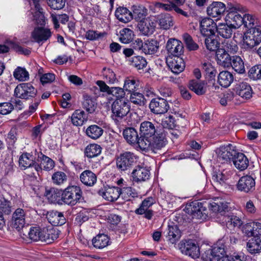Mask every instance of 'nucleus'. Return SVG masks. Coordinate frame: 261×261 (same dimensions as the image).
Instances as JSON below:
<instances>
[{"label":"nucleus","mask_w":261,"mask_h":261,"mask_svg":"<svg viewBox=\"0 0 261 261\" xmlns=\"http://www.w3.org/2000/svg\"><path fill=\"white\" fill-rule=\"evenodd\" d=\"M226 9L225 4L220 2H214L207 8V15L218 19L223 15Z\"/></svg>","instance_id":"obj_20"},{"label":"nucleus","mask_w":261,"mask_h":261,"mask_svg":"<svg viewBox=\"0 0 261 261\" xmlns=\"http://www.w3.org/2000/svg\"><path fill=\"white\" fill-rule=\"evenodd\" d=\"M140 142L139 146L142 143L151 139V137L156 133V128L155 124L150 121H144L140 124Z\"/></svg>","instance_id":"obj_10"},{"label":"nucleus","mask_w":261,"mask_h":261,"mask_svg":"<svg viewBox=\"0 0 261 261\" xmlns=\"http://www.w3.org/2000/svg\"><path fill=\"white\" fill-rule=\"evenodd\" d=\"M230 66L238 73H243L245 72L244 62L241 58L238 56H232Z\"/></svg>","instance_id":"obj_52"},{"label":"nucleus","mask_w":261,"mask_h":261,"mask_svg":"<svg viewBox=\"0 0 261 261\" xmlns=\"http://www.w3.org/2000/svg\"><path fill=\"white\" fill-rule=\"evenodd\" d=\"M255 185L254 179L250 175H245L239 179L237 184V188L240 191L247 193L254 190Z\"/></svg>","instance_id":"obj_15"},{"label":"nucleus","mask_w":261,"mask_h":261,"mask_svg":"<svg viewBox=\"0 0 261 261\" xmlns=\"http://www.w3.org/2000/svg\"><path fill=\"white\" fill-rule=\"evenodd\" d=\"M103 133V129L95 124L90 125L86 130L87 136L94 140H96L101 137Z\"/></svg>","instance_id":"obj_46"},{"label":"nucleus","mask_w":261,"mask_h":261,"mask_svg":"<svg viewBox=\"0 0 261 261\" xmlns=\"http://www.w3.org/2000/svg\"><path fill=\"white\" fill-rule=\"evenodd\" d=\"M204 40L205 45L207 49L211 51H217L219 45L218 41L212 36H206Z\"/></svg>","instance_id":"obj_59"},{"label":"nucleus","mask_w":261,"mask_h":261,"mask_svg":"<svg viewBox=\"0 0 261 261\" xmlns=\"http://www.w3.org/2000/svg\"><path fill=\"white\" fill-rule=\"evenodd\" d=\"M25 224V212L20 208H17L13 213L12 225L13 228L19 231Z\"/></svg>","instance_id":"obj_18"},{"label":"nucleus","mask_w":261,"mask_h":261,"mask_svg":"<svg viewBox=\"0 0 261 261\" xmlns=\"http://www.w3.org/2000/svg\"><path fill=\"white\" fill-rule=\"evenodd\" d=\"M217 27L216 23L213 19L204 18L200 21V32L204 36H212L216 32Z\"/></svg>","instance_id":"obj_16"},{"label":"nucleus","mask_w":261,"mask_h":261,"mask_svg":"<svg viewBox=\"0 0 261 261\" xmlns=\"http://www.w3.org/2000/svg\"><path fill=\"white\" fill-rule=\"evenodd\" d=\"M209 208L213 212L222 213L228 211V203L217 199L210 203Z\"/></svg>","instance_id":"obj_43"},{"label":"nucleus","mask_w":261,"mask_h":261,"mask_svg":"<svg viewBox=\"0 0 261 261\" xmlns=\"http://www.w3.org/2000/svg\"><path fill=\"white\" fill-rule=\"evenodd\" d=\"M130 65L140 70L144 68L147 66L146 59L142 56H134L129 59Z\"/></svg>","instance_id":"obj_54"},{"label":"nucleus","mask_w":261,"mask_h":261,"mask_svg":"<svg viewBox=\"0 0 261 261\" xmlns=\"http://www.w3.org/2000/svg\"><path fill=\"white\" fill-rule=\"evenodd\" d=\"M202 69L205 73L206 79H209V83L212 82L213 86L212 88L216 89L219 88L215 85V76L217 73V70L211 63H203L202 64Z\"/></svg>","instance_id":"obj_29"},{"label":"nucleus","mask_w":261,"mask_h":261,"mask_svg":"<svg viewBox=\"0 0 261 261\" xmlns=\"http://www.w3.org/2000/svg\"><path fill=\"white\" fill-rule=\"evenodd\" d=\"M155 202V200L152 197H148L145 198L142 202L139 208L135 211L137 214L142 215L146 210L151 206Z\"/></svg>","instance_id":"obj_56"},{"label":"nucleus","mask_w":261,"mask_h":261,"mask_svg":"<svg viewBox=\"0 0 261 261\" xmlns=\"http://www.w3.org/2000/svg\"><path fill=\"white\" fill-rule=\"evenodd\" d=\"M101 149L100 146L97 144H90L85 149V155L88 158L97 156L101 153Z\"/></svg>","instance_id":"obj_49"},{"label":"nucleus","mask_w":261,"mask_h":261,"mask_svg":"<svg viewBox=\"0 0 261 261\" xmlns=\"http://www.w3.org/2000/svg\"><path fill=\"white\" fill-rule=\"evenodd\" d=\"M132 19L140 22L146 19L147 15V9L143 6L134 5L132 8Z\"/></svg>","instance_id":"obj_36"},{"label":"nucleus","mask_w":261,"mask_h":261,"mask_svg":"<svg viewBox=\"0 0 261 261\" xmlns=\"http://www.w3.org/2000/svg\"><path fill=\"white\" fill-rule=\"evenodd\" d=\"M13 76L20 81H27L29 78L28 72L25 68L20 67H17L13 73Z\"/></svg>","instance_id":"obj_63"},{"label":"nucleus","mask_w":261,"mask_h":261,"mask_svg":"<svg viewBox=\"0 0 261 261\" xmlns=\"http://www.w3.org/2000/svg\"><path fill=\"white\" fill-rule=\"evenodd\" d=\"M228 14L226 20L234 29L241 27L243 23V14L246 9L239 4L228 6Z\"/></svg>","instance_id":"obj_2"},{"label":"nucleus","mask_w":261,"mask_h":261,"mask_svg":"<svg viewBox=\"0 0 261 261\" xmlns=\"http://www.w3.org/2000/svg\"><path fill=\"white\" fill-rule=\"evenodd\" d=\"M207 83L204 81L192 80L189 83V88L198 95H204L206 92Z\"/></svg>","instance_id":"obj_32"},{"label":"nucleus","mask_w":261,"mask_h":261,"mask_svg":"<svg viewBox=\"0 0 261 261\" xmlns=\"http://www.w3.org/2000/svg\"><path fill=\"white\" fill-rule=\"evenodd\" d=\"M63 203L74 206L83 200V192L79 186H68L63 190Z\"/></svg>","instance_id":"obj_3"},{"label":"nucleus","mask_w":261,"mask_h":261,"mask_svg":"<svg viewBox=\"0 0 261 261\" xmlns=\"http://www.w3.org/2000/svg\"><path fill=\"white\" fill-rule=\"evenodd\" d=\"M123 136L126 142L132 145H138L139 147L140 137L137 130L134 127H126L123 130Z\"/></svg>","instance_id":"obj_24"},{"label":"nucleus","mask_w":261,"mask_h":261,"mask_svg":"<svg viewBox=\"0 0 261 261\" xmlns=\"http://www.w3.org/2000/svg\"><path fill=\"white\" fill-rule=\"evenodd\" d=\"M19 166L21 168H23L24 169L33 167L35 169V164H37V163L34 160L32 154L24 152L19 158Z\"/></svg>","instance_id":"obj_35"},{"label":"nucleus","mask_w":261,"mask_h":261,"mask_svg":"<svg viewBox=\"0 0 261 261\" xmlns=\"http://www.w3.org/2000/svg\"><path fill=\"white\" fill-rule=\"evenodd\" d=\"M83 108L89 113H93L97 108V103L95 99L86 94L83 95Z\"/></svg>","instance_id":"obj_45"},{"label":"nucleus","mask_w":261,"mask_h":261,"mask_svg":"<svg viewBox=\"0 0 261 261\" xmlns=\"http://www.w3.org/2000/svg\"><path fill=\"white\" fill-rule=\"evenodd\" d=\"M232 161L234 166L240 171L245 170L249 165L248 158L243 153L237 152Z\"/></svg>","instance_id":"obj_34"},{"label":"nucleus","mask_w":261,"mask_h":261,"mask_svg":"<svg viewBox=\"0 0 261 261\" xmlns=\"http://www.w3.org/2000/svg\"><path fill=\"white\" fill-rule=\"evenodd\" d=\"M178 247L182 254L193 258H198L200 256L199 246L192 240H182L178 245Z\"/></svg>","instance_id":"obj_9"},{"label":"nucleus","mask_w":261,"mask_h":261,"mask_svg":"<svg viewBox=\"0 0 261 261\" xmlns=\"http://www.w3.org/2000/svg\"><path fill=\"white\" fill-rule=\"evenodd\" d=\"M237 95L244 99H249L252 97V90L250 85L246 82L237 84L233 89Z\"/></svg>","instance_id":"obj_19"},{"label":"nucleus","mask_w":261,"mask_h":261,"mask_svg":"<svg viewBox=\"0 0 261 261\" xmlns=\"http://www.w3.org/2000/svg\"><path fill=\"white\" fill-rule=\"evenodd\" d=\"M46 196L52 203H63V190L52 188L46 191Z\"/></svg>","instance_id":"obj_30"},{"label":"nucleus","mask_w":261,"mask_h":261,"mask_svg":"<svg viewBox=\"0 0 261 261\" xmlns=\"http://www.w3.org/2000/svg\"><path fill=\"white\" fill-rule=\"evenodd\" d=\"M37 90L30 83L18 85L14 90V96L17 98L29 99L37 95Z\"/></svg>","instance_id":"obj_7"},{"label":"nucleus","mask_w":261,"mask_h":261,"mask_svg":"<svg viewBox=\"0 0 261 261\" xmlns=\"http://www.w3.org/2000/svg\"><path fill=\"white\" fill-rule=\"evenodd\" d=\"M37 161L40 163L35 164V171L37 172L41 171L42 169L50 171L55 167L54 161L50 158L40 152L38 156Z\"/></svg>","instance_id":"obj_17"},{"label":"nucleus","mask_w":261,"mask_h":261,"mask_svg":"<svg viewBox=\"0 0 261 261\" xmlns=\"http://www.w3.org/2000/svg\"><path fill=\"white\" fill-rule=\"evenodd\" d=\"M248 76L253 80H261V64L252 67L249 70Z\"/></svg>","instance_id":"obj_64"},{"label":"nucleus","mask_w":261,"mask_h":261,"mask_svg":"<svg viewBox=\"0 0 261 261\" xmlns=\"http://www.w3.org/2000/svg\"><path fill=\"white\" fill-rule=\"evenodd\" d=\"M121 195L120 197L125 201H131L138 197V193L136 190L130 187H124L120 188Z\"/></svg>","instance_id":"obj_41"},{"label":"nucleus","mask_w":261,"mask_h":261,"mask_svg":"<svg viewBox=\"0 0 261 261\" xmlns=\"http://www.w3.org/2000/svg\"><path fill=\"white\" fill-rule=\"evenodd\" d=\"M167 237L168 240L172 244L175 243L180 238V232L177 225H169Z\"/></svg>","instance_id":"obj_51"},{"label":"nucleus","mask_w":261,"mask_h":261,"mask_svg":"<svg viewBox=\"0 0 261 261\" xmlns=\"http://www.w3.org/2000/svg\"><path fill=\"white\" fill-rule=\"evenodd\" d=\"M46 218L48 222L54 226H61L66 223L63 213L57 211H50L47 213Z\"/></svg>","instance_id":"obj_23"},{"label":"nucleus","mask_w":261,"mask_h":261,"mask_svg":"<svg viewBox=\"0 0 261 261\" xmlns=\"http://www.w3.org/2000/svg\"><path fill=\"white\" fill-rule=\"evenodd\" d=\"M137 161V156L134 153L125 151L116 158V166L120 171H124L132 168Z\"/></svg>","instance_id":"obj_6"},{"label":"nucleus","mask_w":261,"mask_h":261,"mask_svg":"<svg viewBox=\"0 0 261 261\" xmlns=\"http://www.w3.org/2000/svg\"><path fill=\"white\" fill-rule=\"evenodd\" d=\"M166 144V140L162 134H157L151 137L145 142L142 143L139 146L140 148L142 150H150L154 153L164 147Z\"/></svg>","instance_id":"obj_5"},{"label":"nucleus","mask_w":261,"mask_h":261,"mask_svg":"<svg viewBox=\"0 0 261 261\" xmlns=\"http://www.w3.org/2000/svg\"><path fill=\"white\" fill-rule=\"evenodd\" d=\"M111 110L112 119L118 123L129 112V103L126 99H116L112 104Z\"/></svg>","instance_id":"obj_1"},{"label":"nucleus","mask_w":261,"mask_h":261,"mask_svg":"<svg viewBox=\"0 0 261 261\" xmlns=\"http://www.w3.org/2000/svg\"><path fill=\"white\" fill-rule=\"evenodd\" d=\"M71 119L74 125L81 126L87 121V116L84 111L76 110L72 114Z\"/></svg>","instance_id":"obj_42"},{"label":"nucleus","mask_w":261,"mask_h":261,"mask_svg":"<svg viewBox=\"0 0 261 261\" xmlns=\"http://www.w3.org/2000/svg\"><path fill=\"white\" fill-rule=\"evenodd\" d=\"M248 251L251 254L261 252V238L258 236L250 240L247 243Z\"/></svg>","instance_id":"obj_44"},{"label":"nucleus","mask_w":261,"mask_h":261,"mask_svg":"<svg viewBox=\"0 0 261 261\" xmlns=\"http://www.w3.org/2000/svg\"><path fill=\"white\" fill-rule=\"evenodd\" d=\"M261 42V27L252 28L247 30L243 37V47L247 49L253 48Z\"/></svg>","instance_id":"obj_4"},{"label":"nucleus","mask_w":261,"mask_h":261,"mask_svg":"<svg viewBox=\"0 0 261 261\" xmlns=\"http://www.w3.org/2000/svg\"><path fill=\"white\" fill-rule=\"evenodd\" d=\"M11 202L5 198L0 199V214L4 217L11 214Z\"/></svg>","instance_id":"obj_57"},{"label":"nucleus","mask_w":261,"mask_h":261,"mask_svg":"<svg viewBox=\"0 0 261 261\" xmlns=\"http://www.w3.org/2000/svg\"><path fill=\"white\" fill-rule=\"evenodd\" d=\"M143 52L145 54H154L159 49V43L154 39H148L144 42Z\"/></svg>","instance_id":"obj_40"},{"label":"nucleus","mask_w":261,"mask_h":261,"mask_svg":"<svg viewBox=\"0 0 261 261\" xmlns=\"http://www.w3.org/2000/svg\"><path fill=\"white\" fill-rule=\"evenodd\" d=\"M81 181L85 186L92 187L97 181V176L89 170L84 171L80 176Z\"/></svg>","instance_id":"obj_33"},{"label":"nucleus","mask_w":261,"mask_h":261,"mask_svg":"<svg viewBox=\"0 0 261 261\" xmlns=\"http://www.w3.org/2000/svg\"><path fill=\"white\" fill-rule=\"evenodd\" d=\"M166 63L171 71L176 74L181 72L185 68V62L180 56H167Z\"/></svg>","instance_id":"obj_12"},{"label":"nucleus","mask_w":261,"mask_h":261,"mask_svg":"<svg viewBox=\"0 0 261 261\" xmlns=\"http://www.w3.org/2000/svg\"><path fill=\"white\" fill-rule=\"evenodd\" d=\"M182 37L188 50L194 51L199 48V45L193 40L192 37L189 34L185 33L183 35Z\"/></svg>","instance_id":"obj_58"},{"label":"nucleus","mask_w":261,"mask_h":261,"mask_svg":"<svg viewBox=\"0 0 261 261\" xmlns=\"http://www.w3.org/2000/svg\"><path fill=\"white\" fill-rule=\"evenodd\" d=\"M211 249L213 254H215V257H216L218 259L224 256L226 252L225 245L221 242H217Z\"/></svg>","instance_id":"obj_62"},{"label":"nucleus","mask_w":261,"mask_h":261,"mask_svg":"<svg viewBox=\"0 0 261 261\" xmlns=\"http://www.w3.org/2000/svg\"><path fill=\"white\" fill-rule=\"evenodd\" d=\"M134 37L133 31L128 28H124L120 31V41L123 43L130 42Z\"/></svg>","instance_id":"obj_53"},{"label":"nucleus","mask_w":261,"mask_h":261,"mask_svg":"<svg viewBox=\"0 0 261 261\" xmlns=\"http://www.w3.org/2000/svg\"><path fill=\"white\" fill-rule=\"evenodd\" d=\"M184 211L193 219H202L206 216V207L204 206V203L198 201L187 203Z\"/></svg>","instance_id":"obj_8"},{"label":"nucleus","mask_w":261,"mask_h":261,"mask_svg":"<svg viewBox=\"0 0 261 261\" xmlns=\"http://www.w3.org/2000/svg\"><path fill=\"white\" fill-rule=\"evenodd\" d=\"M59 234L58 231L54 229L43 228L40 241L46 244H51L59 238Z\"/></svg>","instance_id":"obj_27"},{"label":"nucleus","mask_w":261,"mask_h":261,"mask_svg":"<svg viewBox=\"0 0 261 261\" xmlns=\"http://www.w3.org/2000/svg\"><path fill=\"white\" fill-rule=\"evenodd\" d=\"M98 194L106 200L112 202L116 201L120 197L121 191L118 187H108L105 188V190H99Z\"/></svg>","instance_id":"obj_22"},{"label":"nucleus","mask_w":261,"mask_h":261,"mask_svg":"<svg viewBox=\"0 0 261 261\" xmlns=\"http://www.w3.org/2000/svg\"><path fill=\"white\" fill-rule=\"evenodd\" d=\"M32 35L33 38L38 43H40L48 39L51 35V33L49 29L44 28H37L34 29Z\"/></svg>","instance_id":"obj_28"},{"label":"nucleus","mask_w":261,"mask_h":261,"mask_svg":"<svg viewBox=\"0 0 261 261\" xmlns=\"http://www.w3.org/2000/svg\"><path fill=\"white\" fill-rule=\"evenodd\" d=\"M233 26L230 24L228 25L225 23H221L217 27L216 32L218 35L224 38H229L231 37L233 32Z\"/></svg>","instance_id":"obj_47"},{"label":"nucleus","mask_w":261,"mask_h":261,"mask_svg":"<svg viewBox=\"0 0 261 261\" xmlns=\"http://www.w3.org/2000/svg\"><path fill=\"white\" fill-rule=\"evenodd\" d=\"M138 86V82L133 77H128L125 79L124 84V89L129 93L135 92L136 89Z\"/></svg>","instance_id":"obj_60"},{"label":"nucleus","mask_w":261,"mask_h":261,"mask_svg":"<svg viewBox=\"0 0 261 261\" xmlns=\"http://www.w3.org/2000/svg\"><path fill=\"white\" fill-rule=\"evenodd\" d=\"M236 154L237 151L234 149V147L231 144H229L220 148L218 151V157L220 160H222L224 162H227L231 159L233 160Z\"/></svg>","instance_id":"obj_26"},{"label":"nucleus","mask_w":261,"mask_h":261,"mask_svg":"<svg viewBox=\"0 0 261 261\" xmlns=\"http://www.w3.org/2000/svg\"><path fill=\"white\" fill-rule=\"evenodd\" d=\"M115 16L120 21L124 23L132 20V12L123 7H120L116 10Z\"/></svg>","instance_id":"obj_39"},{"label":"nucleus","mask_w":261,"mask_h":261,"mask_svg":"<svg viewBox=\"0 0 261 261\" xmlns=\"http://www.w3.org/2000/svg\"><path fill=\"white\" fill-rule=\"evenodd\" d=\"M110 239L108 236L100 234L96 236L92 240V244L94 247L102 249L109 245Z\"/></svg>","instance_id":"obj_48"},{"label":"nucleus","mask_w":261,"mask_h":261,"mask_svg":"<svg viewBox=\"0 0 261 261\" xmlns=\"http://www.w3.org/2000/svg\"><path fill=\"white\" fill-rule=\"evenodd\" d=\"M157 20L161 28L164 30H168L173 25L172 16L167 13L159 15Z\"/></svg>","instance_id":"obj_37"},{"label":"nucleus","mask_w":261,"mask_h":261,"mask_svg":"<svg viewBox=\"0 0 261 261\" xmlns=\"http://www.w3.org/2000/svg\"><path fill=\"white\" fill-rule=\"evenodd\" d=\"M130 100L134 104L139 106H143L146 103L144 96L141 93L134 92L131 93Z\"/></svg>","instance_id":"obj_61"},{"label":"nucleus","mask_w":261,"mask_h":261,"mask_svg":"<svg viewBox=\"0 0 261 261\" xmlns=\"http://www.w3.org/2000/svg\"><path fill=\"white\" fill-rule=\"evenodd\" d=\"M137 27L144 35H151L155 30V23L150 18H147L138 22Z\"/></svg>","instance_id":"obj_25"},{"label":"nucleus","mask_w":261,"mask_h":261,"mask_svg":"<svg viewBox=\"0 0 261 261\" xmlns=\"http://www.w3.org/2000/svg\"><path fill=\"white\" fill-rule=\"evenodd\" d=\"M217 61L218 64L224 67H229L231 65L232 56L225 50L217 49L216 53Z\"/></svg>","instance_id":"obj_31"},{"label":"nucleus","mask_w":261,"mask_h":261,"mask_svg":"<svg viewBox=\"0 0 261 261\" xmlns=\"http://www.w3.org/2000/svg\"><path fill=\"white\" fill-rule=\"evenodd\" d=\"M243 24L248 30L259 25L257 19L254 16L247 13H244L243 14Z\"/></svg>","instance_id":"obj_50"},{"label":"nucleus","mask_w":261,"mask_h":261,"mask_svg":"<svg viewBox=\"0 0 261 261\" xmlns=\"http://www.w3.org/2000/svg\"><path fill=\"white\" fill-rule=\"evenodd\" d=\"M150 172L146 167L138 165L132 172L133 182L140 183L144 182L149 179Z\"/></svg>","instance_id":"obj_13"},{"label":"nucleus","mask_w":261,"mask_h":261,"mask_svg":"<svg viewBox=\"0 0 261 261\" xmlns=\"http://www.w3.org/2000/svg\"><path fill=\"white\" fill-rule=\"evenodd\" d=\"M166 49L168 53V56H180L184 53L182 43L174 38L168 40L166 44Z\"/></svg>","instance_id":"obj_14"},{"label":"nucleus","mask_w":261,"mask_h":261,"mask_svg":"<svg viewBox=\"0 0 261 261\" xmlns=\"http://www.w3.org/2000/svg\"><path fill=\"white\" fill-rule=\"evenodd\" d=\"M219 49L225 50V52L229 54H233L238 51V46L235 41H227L222 43L221 47L219 48Z\"/></svg>","instance_id":"obj_55"},{"label":"nucleus","mask_w":261,"mask_h":261,"mask_svg":"<svg viewBox=\"0 0 261 261\" xmlns=\"http://www.w3.org/2000/svg\"><path fill=\"white\" fill-rule=\"evenodd\" d=\"M149 108L150 111L154 114H163L168 111L169 105L167 100L158 97L151 99Z\"/></svg>","instance_id":"obj_11"},{"label":"nucleus","mask_w":261,"mask_h":261,"mask_svg":"<svg viewBox=\"0 0 261 261\" xmlns=\"http://www.w3.org/2000/svg\"><path fill=\"white\" fill-rule=\"evenodd\" d=\"M243 232L248 237L256 238L261 235V223L250 222L243 225Z\"/></svg>","instance_id":"obj_21"},{"label":"nucleus","mask_w":261,"mask_h":261,"mask_svg":"<svg viewBox=\"0 0 261 261\" xmlns=\"http://www.w3.org/2000/svg\"><path fill=\"white\" fill-rule=\"evenodd\" d=\"M233 81V75L228 71H222L218 76V82L223 87H228Z\"/></svg>","instance_id":"obj_38"}]
</instances>
